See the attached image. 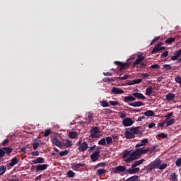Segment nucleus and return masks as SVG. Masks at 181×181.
Returning a JSON list of instances; mask_svg holds the SVG:
<instances>
[{
    "mask_svg": "<svg viewBox=\"0 0 181 181\" xmlns=\"http://www.w3.org/2000/svg\"><path fill=\"white\" fill-rule=\"evenodd\" d=\"M144 162H145V159L136 160L132 164L131 168L128 169H127V167L124 165L116 166L113 168V173H115L116 175L119 173H124V175H135L141 170L137 166L142 165Z\"/></svg>",
    "mask_w": 181,
    "mask_h": 181,
    "instance_id": "f257e3e1",
    "label": "nucleus"
},
{
    "mask_svg": "<svg viewBox=\"0 0 181 181\" xmlns=\"http://www.w3.org/2000/svg\"><path fill=\"white\" fill-rule=\"evenodd\" d=\"M146 152H149V148H137L134 151L132 152V153L130 154V157L124 159V162H127V163H131V162H133V160H136L137 159H139L141 156H142V155H144V153H146Z\"/></svg>",
    "mask_w": 181,
    "mask_h": 181,
    "instance_id": "f03ea898",
    "label": "nucleus"
},
{
    "mask_svg": "<svg viewBox=\"0 0 181 181\" xmlns=\"http://www.w3.org/2000/svg\"><path fill=\"white\" fill-rule=\"evenodd\" d=\"M142 127H129L126 129L124 132V136L126 139H134L135 138V135L141 134L142 132L141 129Z\"/></svg>",
    "mask_w": 181,
    "mask_h": 181,
    "instance_id": "7ed1b4c3",
    "label": "nucleus"
},
{
    "mask_svg": "<svg viewBox=\"0 0 181 181\" xmlns=\"http://www.w3.org/2000/svg\"><path fill=\"white\" fill-rule=\"evenodd\" d=\"M134 60H135V57H130V58H129L127 60L126 63H122L119 61H115V64H116V66H119V67H120L119 71H122V70H125V68L129 67V66H131V63H132V62H134Z\"/></svg>",
    "mask_w": 181,
    "mask_h": 181,
    "instance_id": "20e7f679",
    "label": "nucleus"
},
{
    "mask_svg": "<svg viewBox=\"0 0 181 181\" xmlns=\"http://www.w3.org/2000/svg\"><path fill=\"white\" fill-rule=\"evenodd\" d=\"M13 151V148L11 147H3L0 148V159L4 158L5 155H7V156H9L11 153H12Z\"/></svg>",
    "mask_w": 181,
    "mask_h": 181,
    "instance_id": "39448f33",
    "label": "nucleus"
},
{
    "mask_svg": "<svg viewBox=\"0 0 181 181\" xmlns=\"http://www.w3.org/2000/svg\"><path fill=\"white\" fill-rule=\"evenodd\" d=\"M98 132H100V129H98V127H94L90 129V135L89 136L90 138H92L93 139L95 138H98V135H97Z\"/></svg>",
    "mask_w": 181,
    "mask_h": 181,
    "instance_id": "423d86ee",
    "label": "nucleus"
},
{
    "mask_svg": "<svg viewBox=\"0 0 181 181\" xmlns=\"http://www.w3.org/2000/svg\"><path fill=\"white\" fill-rule=\"evenodd\" d=\"M100 158V150L95 151L91 155H90V160L93 162H97Z\"/></svg>",
    "mask_w": 181,
    "mask_h": 181,
    "instance_id": "0eeeda50",
    "label": "nucleus"
},
{
    "mask_svg": "<svg viewBox=\"0 0 181 181\" xmlns=\"http://www.w3.org/2000/svg\"><path fill=\"white\" fill-rule=\"evenodd\" d=\"M122 124L124 127H131V125H133L134 124V120L129 117H127L123 119Z\"/></svg>",
    "mask_w": 181,
    "mask_h": 181,
    "instance_id": "6e6552de",
    "label": "nucleus"
},
{
    "mask_svg": "<svg viewBox=\"0 0 181 181\" xmlns=\"http://www.w3.org/2000/svg\"><path fill=\"white\" fill-rule=\"evenodd\" d=\"M84 166H86V163H72L71 164V169H73V170H76V172H78V169H80L81 168H84Z\"/></svg>",
    "mask_w": 181,
    "mask_h": 181,
    "instance_id": "1a4fd4ad",
    "label": "nucleus"
},
{
    "mask_svg": "<svg viewBox=\"0 0 181 181\" xmlns=\"http://www.w3.org/2000/svg\"><path fill=\"white\" fill-rule=\"evenodd\" d=\"M52 144L54 145H56V146H58L59 148H62L63 145L62 144V141L57 139V137H54L51 139Z\"/></svg>",
    "mask_w": 181,
    "mask_h": 181,
    "instance_id": "9d476101",
    "label": "nucleus"
},
{
    "mask_svg": "<svg viewBox=\"0 0 181 181\" xmlns=\"http://www.w3.org/2000/svg\"><path fill=\"white\" fill-rule=\"evenodd\" d=\"M47 168H49L48 164H39L36 167V170H37V172H41L43 170H46V169H47Z\"/></svg>",
    "mask_w": 181,
    "mask_h": 181,
    "instance_id": "9b49d317",
    "label": "nucleus"
},
{
    "mask_svg": "<svg viewBox=\"0 0 181 181\" xmlns=\"http://www.w3.org/2000/svg\"><path fill=\"white\" fill-rule=\"evenodd\" d=\"M79 152H84V151H87L88 149V144L87 142L82 143L78 147Z\"/></svg>",
    "mask_w": 181,
    "mask_h": 181,
    "instance_id": "f8f14e48",
    "label": "nucleus"
},
{
    "mask_svg": "<svg viewBox=\"0 0 181 181\" xmlns=\"http://www.w3.org/2000/svg\"><path fill=\"white\" fill-rule=\"evenodd\" d=\"M145 60V57L142 55H139L137 57V59L135 60V62L133 63V66H138V64H140V63H142Z\"/></svg>",
    "mask_w": 181,
    "mask_h": 181,
    "instance_id": "ddd939ff",
    "label": "nucleus"
},
{
    "mask_svg": "<svg viewBox=\"0 0 181 181\" xmlns=\"http://www.w3.org/2000/svg\"><path fill=\"white\" fill-rule=\"evenodd\" d=\"M155 169H159V166L162 164V160L157 158L154 161L151 162Z\"/></svg>",
    "mask_w": 181,
    "mask_h": 181,
    "instance_id": "4468645a",
    "label": "nucleus"
},
{
    "mask_svg": "<svg viewBox=\"0 0 181 181\" xmlns=\"http://www.w3.org/2000/svg\"><path fill=\"white\" fill-rule=\"evenodd\" d=\"M17 163H19V160H18V158L14 157L10 160V163H8L7 165L8 166H11V168H13L15 165H17Z\"/></svg>",
    "mask_w": 181,
    "mask_h": 181,
    "instance_id": "2eb2a0df",
    "label": "nucleus"
},
{
    "mask_svg": "<svg viewBox=\"0 0 181 181\" xmlns=\"http://www.w3.org/2000/svg\"><path fill=\"white\" fill-rule=\"evenodd\" d=\"M133 97H135L136 98H138V100H146L145 95L141 93H132Z\"/></svg>",
    "mask_w": 181,
    "mask_h": 181,
    "instance_id": "dca6fc26",
    "label": "nucleus"
},
{
    "mask_svg": "<svg viewBox=\"0 0 181 181\" xmlns=\"http://www.w3.org/2000/svg\"><path fill=\"white\" fill-rule=\"evenodd\" d=\"M176 98V95L175 93H168L165 95V100L167 101H173Z\"/></svg>",
    "mask_w": 181,
    "mask_h": 181,
    "instance_id": "f3484780",
    "label": "nucleus"
},
{
    "mask_svg": "<svg viewBox=\"0 0 181 181\" xmlns=\"http://www.w3.org/2000/svg\"><path fill=\"white\" fill-rule=\"evenodd\" d=\"M112 93L113 94H124V90L118 88L117 87H114L112 89Z\"/></svg>",
    "mask_w": 181,
    "mask_h": 181,
    "instance_id": "a211bd4d",
    "label": "nucleus"
},
{
    "mask_svg": "<svg viewBox=\"0 0 181 181\" xmlns=\"http://www.w3.org/2000/svg\"><path fill=\"white\" fill-rule=\"evenodd\" d=\"M165 49H166V47H154L151 51V54H155L158 53V52H160V50H165Z\"/></svg>",
    "mask_w": 181,
    "mask_h": 181,
    "instance_id": "6ab92c4d",
    "label": "nucleus"
},
{
    "mask_svg": "<svg viewBox=\"0 0 181 181\" xmlns=\"http://www.w3.org/2000/svg\"><path fill=\"white\" fill-rule=\"evenodd\" d=\"M135 100H136V98L134 96H125L123 98V101L124 103H131V101H135Z\"/></svg>",
    "mask_w": 181,
    "mask_h": 181,
    "instance_id": "aec40b11",
    "label": "nucleus"
},
{
    "mask_svg": "<svg viewBox=\"0 0 181 181\" xmlns=\"http://www.w3.org/2000/svg\"><path fill=\"white\" fill-rule=\"evenodd\" d=\"M140 83H142V78L134 79V80L129 81V86H134L135 84H139Z\"/></svg>",
    "mask_w": 181,
    "mask_h": 181,
    "instance_id": "412c9836",
    "label": "nucleus"
},
{
    "mask_svg": "<svg viewBox=\"0 0 181 181\" xmlns=\"http://www.w3.org/2000/svg\"><path fill=\"white\" fill-rule=\"evenodd\" d=\"M129 105H130V107H142V105H144V103H142L141 101L129 103Z\"/></svg>",
    "mask_w": 181,
    "mask_h": 181,
    "instance_id": "4be33fe9",
    "label": "nucleus"
},
{
    "mask_svg": "<svg viewBox=\"0 0 181 181\" xmlns=\"http://www.w3.org/2000/svg\"><path fill=\"white\" fill-rule=\"evenodd\" d=\"M63 145L66 146V148H70V146H73V143L69 139H65L63 141Z\"/></svg>",
    "mask_w": 181,
    "mask_h": 181,
    "instance_id": "5701e85b",
    "label": "nucleus"
},
{
    "mask_svg": "<svg viewBox=\"0 0 181 181\" xmlns=\"http://www.w3.org/2000/svg\"><path fill=\"white\" fill-rule=\"evenodd\" d=\"M32 162L34 165H36V163H45V158L38 157L36 160H33Z\"/></svg>",
    "mask_w": 181,
    "mask_h": 181,
    "instance_id": "b1692460",
    "label": "nucleus"
},
{
    "mask_svg": "<svg viewBox=\"0 0 181 181\" xmlns=\"http://www.w3.org/2000/svg\"><path fill=\"white\" fill-rule=\"evenodd\" d=\"M105 173H107V170L104 168H100L97 170L96 176H102V175H105Z\"/></svg>",
    "mask_w": 181,
    "mask_h": 181,
    "instance_id": "393cba45",
    "label": "nucleus"
},
{
    "mask_svg": "<svg viewBox=\"0 0 181 181\" xmlns=\"http://www.w3.org/2000/svg\"><path fill=\"white\" fill-rule=\"evenodd\" d=\"M143 115H145V117H153L155 115V112L152 110H147L146 112L141 113Z\"/></svg>",
    "mask_w": 181,
    "mask_h": 181,
    "instance_id": "a878e982",
    "label": "nucleus"
},
{
    "mask_svg": "<svg viewBox=\"0 0 181 181\" xmlns=\"http://www.w3.org/2000/svg\"><path fill=\"white\" fill-rule=\"evenodd\" d=\"M131 151L125 150L123 153V159H128V156L131 157Z\"/></svg>",
    "mask_w": 181,
    "mask_h": 181,
    "instance_id": "bb28decb",
    "label": "nucleus"
},
{
    "mask_svg": "<svg viewBox=\"0 0 181 181\" xmlns=\"http://www.w3.org/2000/svg\"><path fill=\"white\" fill-rule=\"evenodd\" d=\"M153 93V88L152 86L148 87L146 89V95H148V97Z\"/></svg>",
    "mask_w": 181,
    "mask_h": 181,
    "instance_id": "cd10ccee",
    "label": "nucleus"
},
{
    "mask_svg": "<svg viewBox=\"0 0 181 181\" xmlns=\"http://www.w3.org/2000/svg\"><path fill=\"white\" fill-rule=\"evenodd\" d=\"M69 136L71 139H74V138H77V136H78V134H77L76 132H71L69 134Z\"/></svg>",
    "mask_w": 181,
    "mask_h": 181,
    "instance_id": "c85d7f7f",
    "label": "nucleus"
},
{
    "mask_svg": "<svg viewBox=\"0 0 181 181\" xmlns=\"http://www.w3.org/2000/svg\"><path fill=\"white\" fill-rule=\"evenodd\" d=\"M153 169H155V167L153 166V164H152V163H151L149 165H148L146 167V170H147V172H152V170H153Z\"/></svg>",
    "mask_w": 181,
    "mask_h": 181,
    "instance_id": "c756f323",
    "label": "nucleus"
},
{
    "mask_svg": "<svg viewBox=\"0 0 181 181\" xmlns=\"http://www.w3.org/2000/svg\"><path fill=\"white\" fill-rule=\"evenodd\" d=\"M5 172H6V166L0 165V176H2Z\"/></svg>",
    "mask_w": 181,
    "mask_h": 181,
    "instance_id": "7c9ffc66",
    "label": "nucleus"
},
{
    "mask_svg": "<svg viewBox=\"0 0 181 181\" xmlns=\"http://www.w3.org/2000/svg\"><path fill=\"white\" fill-rule=\"evenodd\" d=\"M176 122L175 119H171L170 120L167 121L166 122V127H170V125H173Z\"/></svg>",
    "mask_w": 181,
    "mask_h": 181,
    "instance_id": "2f4dec72",
    "label": "nucleus"
},
{
    "mask_svg": "<svg viewBox=\"0 0 181 181\" xmlns=\"http://www.w3.org/2000/svg\"><path fill=\"white\" fill-rule=\"evenodd\" d=\"M68 177H74L76 173L73 170H69L66 173Z\"/></svg>",
    "mask_w": 181,
    "mask_h": 181,
    "instance_id": "473e14b6",
    "label": "nucleus"
},
{
    "mask_svg": "<svg viewBox=\"0 0 181 181\" xmlns=\"http://www.w3.org/2000/svg\"><path fill=\"white\" fill-rule=\"evenodd\" d=\"M109 104L113 107H117V105H119V102L115 100H110Z\"/></svg>",
    "mask_w": 181,
    "mask_h": 181,
    "instance_id": "72a5a7b5",
    "label": "nucleus"
},
{
    "mask_svg": "<svg viewBox=\"0 0 181 181\" xmlns=\"http://www.w3.org/2000/svg\"><path fill=\"white\" fill-rule=\"evenodd\" d=\"M176 40V38L175 37H169L168 38L165 42L168 43V45H170V43H173Z\"/></svg>",
    "mask_w": 181,
    "mask_h": 181,
    "instance_id": "f704fd0d",
    "label": "nucleus"
},
{
    "mask_svg": "<svg viewBox=\"0 0 181 181\" xmlns=\"http://www.w3.org/2000/svg\"><path fill=\"white\" fill-rule=\"evenodd\" d=\"M170 177L173 181H177V175H176L175 173L170 175Z\"/></svg>",
    "mask_w": 181,
    "mask_h": 181,
    "instance_id": "c9c22d12",
    "label": "nucleus"
},
{
    "mask_svg": "<svg viewBox=\"0 0 181 181\" xmlns=\"http://www.w3.org/2000/svg\"><path fill=\"white\" fill-rule=\"evenodd\" d=\"M100 103H101V106L102 107H110V104L108 103V102L107 100H103V101H100Z\"/></svg>",
    "mask_w": 181,
    "mask_h": 181,
    "instance_id": "e433bc0d",
    "label": "nucleus"
},
{
    "mask_svg": "<svg viewBox=\"0 0 181 181\" xmlns=\"http://www.w3.org/2000/svg\"><path fill=\"white\" fill-rule=\"evenodd\" d=\"M60 156H66L69 155V150H64L59 152Z\"/></svg>",
    "mask_w": 181,
    "mask_h": 181,
    "instance_id": "4c0bfd02",
    "label": "nucleus"
},
{
    "mask_svg": "<svg viewBox=\"0 0 181 181\" xmlns=\"http://www.w3.org/2000/svg\"><path fill=\"white\" fill-rule=\"evenodd\" d=\"M172 69V66L170 64H164L163 66V70H167L169 71Z\"/></svg>",
    "mask_w": 181,
    "mask_h": 181,
    "instance_id": "58836bf2",
    "label": "nucleus"
},
{
    "mask_svg": "<svg viewBox=\"0 0 181 181\" xmlns=\"http://www.w3.org/2000/svg\"><path fill=\"white\" fill-rule=\"evenodd\" d=\"M174 55L175 56L171 57L170 60L175 61V60H177V59H179L180 57L177 52H174Z\"/></svg>",
    "mask_w": 181,
    "mask_h": 181,
    "instance_id": "ea45409f",
    "label": "nucleus"
},
{
    "mask_svg": "<svg viewBox=\"0 0 181 181\" xmlns=\"http://www.w3.org/2000/svg\"><path fill=\"white\" fill-rule=\"evenodd\" d=\"M88 124H91V122H93V113L89 112L88 115Z\"/></svg>",
    "mask_w": 181,
    "mask_h": 181,
    "instance_id": "a19ab883",
    "label": "nucleus"
},
{
    "mask_svg": "<svg viewBox=\"0 0 181 181\" xmlns=\"http://www.w3.org/2000/svg\"><path fill=\"white\" fill-rule=\"evenodd\" d=\"M105 141H106V144L107 145H110V144H112V137L107 136V137H106Z\"/></svg>",
    "mask_w": 181,
    "mask_h": 181,
    "instance_id": "79ce46f5",
    "label": "nucleus"
},
{
    "mask_svg": "<svg viewBox=\"0 0 181 181\" xmlns=\"http://www.w3.org/2000/svg\"><path fill=\"white\" fill-rule=\"evenodd\" d=\"M168 54H169V52L165 51L160 54V57L161 59H165V57H168Z\"/></svg>",
    "mask_w": 181,
    "mask_h": 181,
    "instance_id": "37998d69",
    "label": "nucleus"
},
{
    "mask_svg": "<svg viewBox=\"0 0 181 181\" xmlns=\"http://www.w3.org/2000/svg\"><path fill=\"white\" fill-rule=\"evenodd\" d=\"M103 81H105V83H114L115 80H114L113 78H103Z\"/></svg>",
    "mask_w": 181,
    "mask_h": 181,
    "instance_id": "c03bdc74",
    "label": "nucleus"
},
{
    "mask_svg": "<svg viewBox=\"0 0 181 181\" xmlns=\"http://www.w3.org/2000/svg\"><path fill=\"white\" fill-rule=\"evenodd\" d=\"M40 146V143L34 142L33 144V148L34 151H36V149H37V148H39Z\"/></svg>",
    "mask_w": 181,
    "mask_h": 181,
    "instance_id": "a18cd8bd",
    "label": "nucleus"
},
{
    "mask_svg": "<svg viewBox=\"0 0 181 181\" xmlns=\"http://www.w3.org/2000/svg\"><path fill=\"white\" fill-rule=\"evenodd\" d=\"M166 168H168V164L166 163H163V164H160V166L158 167V169H160V170H163V169H166Z\"/></svg>",
    "mask_w": 181,
    "mask_h": 181,
    "instance_id": "49530a36",
    "label": "nucleus"
},
{
    "mask_svg": "<svg viewBox=\"0 0 181 181\" xmlns=\"http://www.w3.org/2000/svg\"><path fill=\"white\" fill-rule=\"evenodd\" d=\"M158 138H168V134H165V133H160L157 135Z\"/></svg>",
    "mask_w": 181,
    "mask_h": 181,
    "instance_id": "de8ad7c7",
    "label": "nucleus"
},
{
    "mask_svg": "<svg viewBox=\"0 0 181 181\" xmlns=\"http://www.w3.org/2000/svg\"><path fill=\"white\" fill-rule=\"evenodd\" d=\"M119 118H126L127 117V113H125V112H119Z\"/></svg>",
    "mask_w": 181,
    "mask_h": 181,
    "instance_id": "09e8293b",
    "label": "nucleus"
},
{
    "mask_svg": "<svg viewBox=\"0 0 181 181\" xmlns=\"http://www.w3.org/2000/svg\"><path fill=\"white\" fill-rule=\"evenodd\" d=\"M50 134H52V131L48 129H46L45 132V134H44V136H49V135H50Z\"/></svg>",
    "mask_w": 181,
    "mask_h": 181,
    "instance_id": "8fccbe9b",
    "label": "nucleus"
},
{
    "mask_svg": "<svg viewBox=\"0 0 181 181\" xmlns=\"http://www.w3.org/2000/svg\"><path fill=\"white\" fill-rule=\"evenodd\" d=\"M98 145H105L106 144V141H105V139L103 138V139H101L99 141H98Z\"/></svg>",
    "mask_w": 181,
    "mask_h": 181,
    "instance_id": "3c124183",
    "label": "nucleus"
},
{
    "mask_svg": "<svg viewBox=\"0 0 181 181\" xmlns=\"http://www.w3.org/2000/svg\"><path fill=\"white\" fill-rule=\"evenodd\" d=\"M8 144H9V139H6L4 140L3 142L1 143V146H6V145H8Z\"/></svg>",
    "mask_w": 181,
    "mask_h": 181,
    "instance_id": "603ef678",
    "label": "nucleus"
},
{
    "mask_svg": "<svg viewBox=\"0 0 181 181\" xmlns=\"http://www.w3.org/2000/svg\"><path fill=\"white\" fill-rule=\"evenodd\" d=\"M160 39V37H156L155 38H153L151 41V42L150 43V45L152 46V45H153V43H155V42H157V40H159Z\"/></svg>",
    "mask_w": 181,
    "mask_h": 181,
    "instance_id": "864d4df0",
    "label": "nucleus"
},
{
    "mask_svg": "<svg viewBox=\"0 0 181 181\" xmlns=\"http://www.w3.org/2000/svg\"><path fill=\"white\" fill-rule=\"evenodd\" d=\"M140 142L145 146V145H146L148 144V142H149V139H144Z\"/></svg>",
    "mask_w": 181,
    "mask_h": 181,
    "instance_id": "5fc2aeb1",
    "label": "nucleus"
},
{
    "mask_svg": "<svg viewBox=\"0 0 181 181\" xmlns=\"http://www.w3.org/2000/svg\"><path fill=\"white\" fill-rule=\"evenodd\" d=\"M128 78V75H124V76H119L117 80H127Z\"/></svg>",
    "mask_w": 181,
    "mask_h": 181,
    "instance_id": "6e6d98bb",
    "label": "nucleus"
},
{
    "mask_svg": "<svg viewBox=\"0 0 181 181\" xmlns=\"http://www.w3.org/2000/svg\"><path fill=\"white\" fill-rule=\"evenodd\" d=\"M172 115H173V112H171L170 113H168V115H165V118L167 121H169V119H170V117H172Z\"/></svg>",
    "mask_w": 181,
    "mask_h": 181,
    "instance_id": "4d7b16f0",
    "label": "nucleus"
},
{
    "mask_svg": "<svg viewBox=\"0 0 181 181\" xmlns=\"http://www.w3.org/2000/svg\"><path fill=\"white\" fill-rule=\"evenodd\" d=\"M150 69H160V66L158 64H153L150 66Z\"/></svg>",
    "mask_w": 181,
    "mask_h": 181,
    "instance_id": "13d9d810",
    "label": "nucleus"
},
{
    "mask_svg": "<svg viewBox=\"0 0 181 181\" xmlns=\"http://www.w3.org/2000/svg\"><path fill=\"white\" fill-rule=\"evenodd\" d=\"M175 165L176 166H181V158H179L178 159L176 160L175 161Z\"/></svg>",
    "mask_w": 181,
    "mask_h": 181,
    "instance_id": "bf43d9fd",
    "label": "nucleus"
},
{
    "mask_svg": "<svg viewBox=\"0 0 181 181\" xmlns=\"http://www.w3.org/2000/svg\"><path fill=\"white\" fill-rule=\"evenodd\" d=\"M175 81H176V83H178V84H180L181 86V78H180V76H176Z\"/></svg>",
    "mask_w": 181,
    "mask_h": 181,
    "instance_id": "052dcab7",
    "label": "nucleus"
},
{
    "mask_svg": "<svg viewBox=\"0 0 181 181\" xmlns=\"http://www.w3.org/2000/svg\"><path fill=\"white\" fill-rule=\"evenodd\" d=\"M32 156H39L40 155V153L39 151H33L31 152Z\"/></svg>",
    "mask_w": 181,
    "mask_h": 181,
    "instance_id": "680f3d73",
    "label": "nucleus"
},
{
    "mask_svg": "<svg viewBox=\"0 0 181 181\" xmlns=\"http://www.w3.org/2000/svg\"><path fill=\"white\" fill-rule=\"evenodd\" d=\"M149 74H148V73H145V74H141V77H142V78H148V77H149Z\"/></svg>",
    "mask_w": 181,
    "mask_h": 181,
    "instance_id": "e2e57ef3",
    "label": "nucleus"
},
{
    "mask_svg": "<svg viewBox=\"0 0 181 181\" xmlns=\"http://www.w3.org/2000/svg\"><path fill=\"white\" fill-rule=\"evenodd\" d=\"M141 146H144V144L142 143H138L136 146L135 148H136L137 149H139V148H141Z\"/></svg>",
    "mask_w": 181,
    "mask_h": 181,
    "instance_id": "0e129e2a",
    "label": "nucleus"
},
{
    "mask_svg": "<svg viewBox=\"0 0 181 181\" xmlns=\"http://www.w3.org/2000/svg\"><path fill=\"white\" fill-rule=\"evenodd\" d=\"M95 145L93 146L92 147H90V148L88 150V151L89 152H93V151H94V149H95Z\"/></svg>",
    "mask_w": 181,
    "mask_h": 181,
    "instance_id": "69168bd1",
    "label": "nucleus"
},
{
    "mask_svg": "<svg viewBox=\"0 0 181 181\" xmlns=\"http://www.w3.org/2000/svg\"><path fill=\"white\" fill-rule=\"evenodd\" d=\"M163 42H160L158 44L156 45L154 47H160V46H163Z\"/></svg>",
    "mask_w": 181,
    "mask_h": 181,
    "instance_id": "338daca9",
    "label": "nucleus"
},
{
    "mask_svg": "<svg viewBox=\"0 0 181 181\" xmlns=\"http://www.w3.org/2000/svg\"><path fill=\"white\" fill-rule=\"evenodd\" d=\"M156 125V124H155V123H151V124H150L149 125H148V128L149 129H152V128H153V127H155Z\"/></svg>",
    "mask_w": 181,
    "mask_h": 181,
    "instance_id": "774afa93",
    "label": "nucleus"
}]
</instances>
